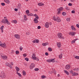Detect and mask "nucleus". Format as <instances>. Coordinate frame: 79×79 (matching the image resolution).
<instances>
[{"label":"nucleus","instance_id":"obj_1","mask_svg":"<svg viewBox=\"0 0 79 79\" xmlns=\"http://www.w3.org/2000/svg\"><path fill=\"white\" fill-rule=\"evenodd\" d=\"M4 19H3L2 20V23H4V24H7L8 25L10 24V22L8 21V20L6 19V17H4Z\"/></svg>","mask_w":79,"mask_h":79},{"label":"nucleus","instance_id":"obj_2","mask_svg":"<svg viewBox=\"0 0 79 79\" xmlns=\"http://www.w3.org/2000/svg\"><path fill=\"white\" fill-rule=\"evenodd\" d=\"M1 77L2 79H5L6 78V75L5 74V73L3 72H2L0 76Z\"/></svg>","mask_w":79,"mask_h":79},{"label":"nucleus","instance_id":"obj_3","mask_svg":"<svg viewBox=\"0 0 79 79\" xmlns=\"http://www.w3.org/2000/svg\"><path fill=\"white\" fill-rule=\"evenodd\" d=\"M32 59L34 60H37V61H39V59L38 58H36L35 57V54H33L32 56Z\"/></svg>","mask_w":79,"mask_h":79},{"label":"nucleus","instance_id":"obj_4","mask_svg":"<svg viewBox=\"0 0 79 79\" xmlns=\"http://www.w3.org/2000/svg\"><path fill=\"white\" fill-rule=\"evenodd\" d=\"M52 25L51 23H49L48 22H46L45 24V26L46 28H48L49 27V25Z\"/></svg>","mask_w":79,"mask_h":79},{"label":"nucleus","instance_id":"obj_5","mask_svg":"<svg viewBox=\"0 0 79 79\" xmlns=\"http://www.w3.org/2000/svg\"><path fill=\"white\" fill-rule=\"evenodd\" d=\"M47 61L48 62V63H51V62H52V63H55V60L54 59H49V60H47Z\"/></svg>","mask_w":79,"mask_h":79},{"label":"nucleus","instance_id":"obj_6","mask_svg":"<svg viewBox=\"0 0 79 79\" xmlns=\"http://www.w3.org/2000/svg\"><path fill=\"white\" fill-rule=\"evenodd\" d=\"M47 61L48 62V63H51V62H52V63H55V60L54 59H49V60H47Z\"/></svg>","mask_w":79,"mask_h":79},{"label":"nucleus","instance_id":"obj_7","mask_svg":"<svg viewBox=\"0 0 79 79\" xmlns=\"http://www.w3.org/2000/svg\"><path fill=\"white\" fill-rule=\"evenodd\" d=\"M58 36L59 38V39H63V36H62V34L60 33H59L58 34Z\"/></svg>","mask_w":79,"mask_h":79},{"label":"nucleus","instance_id":"obj_8","mask_svg":"<svg viewBox=\"0 0 79 79\" xmlns=\"http://www.w3.org/2000/svg\"><path fill=\"white\" fill-rule=\"evenodd\" d=\"M38 17H35L34 19L35 23H38V21L37 20L39 19Z\"/></svg>","mask_w":79,"mask_h":79},{"label":"nucleus","instance_id":"obj_9","mask_svg":"<svg viewBox=\"0 0 79 79\" xmlns=\"http://www.w3.org/2000/svg\"><path fill=\"white\" fill-rule=\"evenodd\" d=\"M14 36L15 38L18 39H20V36L18 34H15L14 35Z\"/></svg>","mask_w":79,"mask_h":79},{"label":"nucleus","instance_id":"obj_10","mask_svg":"<svg viewBox=\"0 0 79 79\" xmlns=\"http://www.w3.org/2000/svg\"><path fill=\"white\" fill-rule=\"evenodd\" d=\"M76 34V33L75 32H70L69 33V35H74L75 34Z\"/></svg>","mask_w":79,"mask_h":79},{"label":"nucleus","instance_id":"obj_11","mask_svg":"<svg viewBox=\"0 0 79 79\" xmlns=\"http://www.w3.org/2000/svg\"><path fill=\"white\" fill-rule=\"evenodd\" d=\"M6 65L7 66H8L9 67H10V69H12V66L11 65V64L8 63L6 62Z\"/></svg>","mask_w":79,"mask_h":79},{"label":"nucleus","instance_id":"obj_12","mask_svg":"<svg viewBox=\"0 0 79 79\" xmlns=\"http://www.w3.org/2000/svg\"><path fill=\"white\" fill-rule=\"evenodd\" d=\"M35 66V64H31L30 66V69H32L34 68V67Z\"/></svg>","mask_w":79,"mask_h":79},{"label":"nucleus","instance_id":"obj_13","mask_svg":"<svg viewBox=\"0 0 79 79\" xmlns=\"http://www.w3.org/2000/svg\"><path fill=\"white\" fill-rule=\"evenodd\" d=\"M33 43H39V41L38 39H35L33 41Z\"/></svg>","mask_w":79,"mask_h":79},{"label":"nucleus","instance_id":"obj_14","mask_svg":"<svg viewBox=\"0 0 79 79\" xmlns=\"http://www.w3.org/2000/svg\"><path fill=\"white\" fill-rule=\"evenodd\" d=\"M6 44L5 43L1 44L0 45V46L3 48H6Z\"/></svg>","mask_w":79,"mask_h":79},{"label":"nucleus","instance_id":"obj_15","mask_svg":"<svg viewBox=\"0 0 79 79\" xmlns=\"http://www.w3.org/2000/svg\"><path fill=\"white\" fill-rule=\"evenodd\" d=\"M57 47H58L59 48H60L61 46V44L60 43H57Z\"/></svg>","mask_w":79,"mask_h":79},{"label":"nucleus","instance_id":"obj_16","mask_svg":"<svg viewBox=\"0 0 79 79\" xmlns=\"http://www.w3.org/2000/svg\"><path fill=\"white\" fill-rule=\"evenodd\" d=\"M57 22H60L61 21V19L59 17H57L56 18V20Z\"/></svg>","mask_w":79,"mask_h":79},{"label":"nucleus","instance_id":"obj_17","mask_svg":"<svg viewBox=\"0 0 79 79\" xmlns=\"http://www.w3.org/2000/svg\"><path fill=\"white\" fill-rule=\"evenodd\" d=\"M65 69H70V65H67L66 66Z\"/></svg>","mask_w":79,"mask_h":79},{"label":"nucleus","instance_id":"obj_18","mask_svg":"<svg viewBox=\"0 0 79 79\" xmlns=\"http://www.w3.org/2000/svg\"><path fill=\"white\" fill-rule=\"evenodd\" d=\"M17 8L18 9H21V4L19 3L18 6H17Z\"/></svg>","mask_w":79,"mask_h":79},{"label":"nucleus","instance_id":"obj_19","mask_svg":"<svg viewBox=\"0 0 79 79\" xmlns=\"http://www.w3.org/2000/svg\"><path fill=\"white\" fill-rule=\"evenodd\" d=\"M42 45H43V46H44V47H45L47 45H48V43L47 42L43 43L42 44Z\"/></svg>","mask_w":79,"mask_h":79},{"label":"nucleus","instance_id":"obj_20","mask_svg":"<svg viewBox=\"0 0 79 79\" xmlns=\"http://www.w3.org/2000/svg\"><path fill=\"white\" fill-rule=\"evenodd\" d=\"M4 27V26L3 25L1 27V32L2 33L3 32V28Z\"/></svg>","mask_w":79,"mask_h":79},{"label":"nucleus","instance_id":"obj_21","mask_svg":"<svg viewBox=\"0 0 79 79\" xmlns=\"http://www.w3.org/2000/svg\"><path fill=\"white\" fill-rule=\"evenodd\" d=\"M2 59H3L4 60H7L8 59V58L7 57V56H3L2 57Z\"/></svg>","mask_w":79,"mask_h":79},{"label":"nucleus","instance_id":"obj_22","mask_svg":"<svg viewBox=\"0 0 79 79\" xmlns=\"http://www.w3.org/2000/svg\"><path fill=\"white\" fill-rule=\"evenodd\" d=\"M79 74L77 73H72V75L73 76H77Z\"/></svg>","mask_w":79,"mask_h":79},{"label":"nucleus","instance_id":"obj_23","mask_svg":"<svg viewBox=\"0 0 79 79\" xmlns=\"http://www.w3.org/2000/svg\"><path fill=\"white\" fill-rule=\"evenodd\" d=\"M59 10V11H63V8L62 7H60L59 9H57V11H58Z\"/></svg>","mask_w":79,"mask_h":79},{"label":"nucleus","instance_id":"obj_24","mask_svg":"<svg viewBox=\"0 0 79 79\" xmlns=\"http://www.w3.org/2000/svg\"><path fill=\"white\" fill-rule=\"evenodd\" d=\"M71 28L72 30H73V31H76V28L75 27H74V26H73V25L71 26Z\"/></svg>","mask_w":79,"mask_h":79},{"label":"nucleus","instance_id":"obj_25","mask_svg":"<svg viewBox=\"0 0 79 79\" xmlns=\"http://www.w3.org/2000/svg\"><path fill=\"white\" fill-rule=\"evenodd\" d=\"M15 69L17 71V72H18L19 71V68L17 66L15 67Z\"/></svg>","mask_w":79,"mask_h":79},{"label":"nucleus","instance_id":"obj_26","mask_svg":"<svg viewBox=\"0 0 79 79\" xmlns=\"http://www.w3.org/2000/svg\"><path fill=\"white\" fill-rule=\"evenodd\" d=\"M4 2L8 4V3H10V1L9 0H4Z\"/></svg>","mask_w":79,"mask_h":79},{"label":"nucleus","instance_id":"obj_27","mask_svg":"<svg viewBox=\"0 0 79 79\" xmlns=\"http://www.w3.org/2000/svg\"><path fill=\"white\" fill-rule=\"evenodd\" d=\"M77 40V39H75L72 40L71 42L72 44H74V43H75L76 40Z\"/></svg>","mask_w":79,"mask_h":79},{"label":"nucleus","instance_id":"obj_28","mask_svg":"<svg viewBox=\"0 0 79 79\" xmlns=\"http://www.w3.org/2000/svg\"><path fill=\"white\" fill-rule=\"evenodd\" d=\"M22 73L23 76H26V72L24 70L22 72Z\"/></svg>","mask_w":79,"mask_h":79},{"label":"nucleus","instance_id":"obj_29","mask_svg":"<svg viewBox=\"0 0 79 79\" xmlns=\"http://www.w3.org/2000/svg\"><path fill=\"white\" fill-rule=\"evenodd\" d=\"M73 70L74 71H79V68H76L75 69H74Z\"/></svg>","mask_w":79,"mask_h":79},{"label":"nucleus","instance_id":"obj_30","mask_svg":"<svg viewBox=\"0 0 79 79\" xmlns=\"http://www.w3.org/2000/svg\"><path fill=\"white\" fill-rule=\"evenodd\" d=\"M38 5L40 6H42V5H44V3H40L38 4Z\"/></svg>","mask_w":79,"mask_h":79},{"label":"nucleus","instance_id":"obj_31","mask_svg":"<svg viewBox=\"0 0 79 79\" xmlns=\"http://www.w3.org/2000/svg\"><path fill=\"white\" fill-rule=\"evenodd\" d=\"M65 73H66L67 75H69V72H68L67 70H64Z\"/></svg>","mask_w":79,"mask_h":79},{"label":"nucleus","instance_id":"obj_32","mask_svg":"<svg viewBox=\"0 0 79 79\" xmlns=\"http://www.w3.org/2000/svg\"><path fill=\"white\" fill-rule=\"evenodd\" d=\"M24 20H25V21H27V16H26V15H24Z\"/></svg>","mask_w":79,"mask_h":79},{"label":"nucleus","instance_id":"obj_33","mask_svg":"<svg viewBox=\"0 0 79 79\" xmlns=\"http://www.w3.org/2000/svg\"><path fill=\"white\" fill-rule=\"evenodd\" d=\"M27 15V16H34V15L32 13L28 14Z\"/></svg>","mask_w":79,"mask_h":79},{"label":"nucleus","instance_id":"obj_34","mask_svg":"<svg viewBox=\"0 0 79 79\" xmlns=\"http://www.w3.org/2000/svg\"><path fill=\"white\" fill-rule=\"evenodd\" d=\"M16 74H18V76H19V77H21V74H20V73L17 72H16Z\"/></svg>","mask_w":79,"mask_h":79},{"label":"nucleus","instance_id":"obj_35","mask_svg":"<svg viewBox=\"0 0 79 79\" xmlns=\"http://www.w3.org/2000/svg\"><path fill=\"white\" fill-rule=\"evenodd\" d=\"M63 56V54H61L59 56V58H60L61 59L62 58V56Z\"/></svg>","mask_w":79,"mask_h":79},{"label":"nucleus","instance_id":"obj_36","mask_svg":"<svg viewBox=\"0 0 79 79\" xmlns=\"http://www.w3.org/2000/svg\"><path fill=\"white\" fill-rule=\"evenodd\" d=\"M12 23H15V24H16L17 23V21L16 20H14L12 21Z\"/></svg>","mask_w":79,"mask_h":79},{"label":"nucleus","instance_id":"obj_37","mask_svg":"<svg viewBox=\"0 0 79 79\" xmlns=\"http://www.w3.org/2000/svg\"><path fill=\"white\" fill-rule=\"evenodd\" d=\"M48 50L49 52H52V48H48Z\"/></svg>","mask_w":79,"mask_h":79},{"label":"nucleus","instance_id":"obj_38","mask_svg":"<svg viewBox=\"0 0 79 79\" xmlns=\"http://www.w3.org/2000/svg\"><path fill=\"white\" fill-rule=\"evenodd\" d=\"M62 15L63 16H65L66 15V13L65 12H63L62 13Z\"/></svg>","mask_w":79,"mask_h":79},{"label":"nucleus","instance_id":"obj_39","mask_svg":"<svg viewBox=\"0 0 79 79\" xmlns=\"http://www.w3.org/2000/svg\"><path fill=\"white\" fill-rule=\"evenodd\" d=\"M41 78L42 79H44L45 78H46V77L45 76V75H43L41 76Z\"/></svg>","mask_w":79,"mask_h":79},{"label":"nucleus","instance_id":"obj_40","mask_svg":"<svg viewBox=\"0 0 79 79\" xmlns=\"http://www.w3.org/2000/svg\"><path fill=\"white\" fill-rule=\"evenodd\" d=\"M20 50V51H22L23 50V48L22 46H20L19 48Z\"/></svg>","mask_w":79,"mask_h":79},{"label":"nucleus","instance_id":"obj_41","mask_svg":"<svg viewBox=\"0 0 79 79\" xmlns=\"http://www.w3.org/2000/svg\"><path fill=\"white\" fill-rule=\"evenodd\" d=\"M34 70L35 71H37L39 70V68H36Z\"/></svg>","mask_w":79,"mask_h":79},{"label":"nucleus","instance_id":"obj_42","mask_svg":"<svg viewBox=\"0 0 79 79\" xmlns=\"http://www.w3.org/2000/svg\"><path fill=\"white\" fill-rule=\"evenodd\" d=\"M34 16H35V17H36V18H37V17H38V19L39 18V16H38V15H37L35 14H34Z\"/></svg>","mask_w":79,"mask_h":79},{"label":"nucleus","instance_id":"obj_43","mask_svg":"<svg viewBox=\"0 0 79 79\" xmlns=\"http://www.w3.org/2000/svg\"><path fill=\"white\" fill-rule=\"evenodd\" d=\"M26 13H27V14H29V10H26Z\"/></svg>","mask_w":79,"mask_h":79},{"label":"nucleus","instance_id":"obj_44","mask_svg":"<svg viewBox=\"0 0 79 79\" xmlns=\"http://www.w3.org/2000/svg\"><path fill=\"white\" fill-rule=\"evenodd\" d=\"M75 58H76V59H77L78 60H79V56H76L75 57Z\"/></svg>","mask_w":79,"mask_h":79},{"label":"nucleus","instance_id":"obj_45","mask_svg":"<svg viewBox=\"0 0 79 79\" xmlns=\"http://www.w3.org/2000/svg\"><path fill=\"white\" fill-rule=\"evenodd\" d=\"M1 5L2 6H5V4L3 2H2L1 3Z\"/></svg>","mask_w":79,"mask_h":79},{"label":"nucleus","instance_id":"obj_46","mask_svg":"<svg viewBox=\"0 0 79 79\" xmlns=\"http://www.w3.org/2000/svg\"><path fill=\"white\" fill-rule=\"evenodd\" d=\"M53 19L54 20V21H56V17H55V16H54L53 17Z\"/></svg>","mask_w":79,"mask_h":79},{"label":"nucleus","instance_id":"obj_47","mask_svg":"<svg viewBox=\"0 0 79 79\" xmlns=\"http://www.w3.org/2000/svg\"><path fill=\"white\" fill-rule=\"evenodd\" d=\"M19 51H15V53L16 54H19Z\"/></svg>","mask_w":79,"mask_h":79},{"label":"nucleus","instance_id":"obj_48","mask_svg":"<svg viewBox=\"0 0 79 79\" xmlns=\"http://www.w3.org/2000/svg\"><path fill=\"white\" fill-rule=\"evenodd\" d=\"M58 12H57V14L58 15H59V14H60V13H61V12L60 11V10H57Z\"/></svg>","mask_w":79,"mask_h":79},{"label":"nucleus","instance_id":"obj_49","mask_svg":"<svg viewBox=\"0 0 79 79\" xmlns=\"http://www.w3.org/2000/svg\"><path fill=\"white\" fill-rule=\"evenodd\" d=\"M25 60L27 61H29V59L27 58H26L25 59Z\"/></svg>","mask_w":79,"mask_h":79},{"label":"nucleus","instance_id":"obj_50","mask_svg":"<svg viewBox=\"0 0 79 79\" xmlns=\"http://www.w3.org/2000/svg\"><path fill=\"white\" fill-rule=\"evenodd\" d=\"M53 73H54V74H56V70H54V71H53Z\"/></svg>","mask_w":79,"mask_h":79},{"label":"nucleus","instance_id":"obj_51","mask_svg":"<svg viewBox=\"0 0 79 79\" xmlns=\"http://www.w3.org/2000/svg\"><path fill=\"white\" fill-rule=\"evenodd\" d=\"M66 20L67 21H70V19L69 18H67V19H66Z\"/></svg>","mask_w":79,"mask_h":79},{"label":"nucleus","instance_id":"obj_52","mask_svg":"<svg viewBox=\"0 0 79 79\" xmlns=\"http://www.w3.org/2000/svg\"><path fill=\"white\" fill-rule=\"evenodd\" d=\"M68 5H69V6H72V3H69L68 4Z\"/></svg>","mask_w":79,"mask_h":79},{"label":"nucleus","instance_id":"obj_53","mask_svg":"<svg viewBox=\"0 0 79 79\" xmlns=\"http://www.w3.org/2000/svg\"><path fill=\"white\" fill-rule=\"evenodd\" d=\"M23 55L24 57H26V56H27V55H26V54H23Z\"/></svg>","mask_w":79,"mask_h":79},{"label":"nucleus","instance_id":"obj_54","mask_svg":"<svg viewBox=\"0 0 79 79\" xmlns=\"http://www.w3.org/2000/svg\"><path fill=\"white\" fill-rule=\"evenodd\" d=\"M41 28V27L40 26H38V29H40Z\"/></svg>","mask_w":79,"mask_h":79},{"label":"nucleus","instance_id":"obj_55","mask_svg":"<svg viewBox=\"0 0 79 79\" xmlns=\"http://www.w3.org/2000/svg\"><path fill=\"white\" fill-rule=\"evenodd\" d=\"M45 54V55H46V56H48V52H46Z\"/></svg>","mask_w":79,"mask_h":79},{"label":"nucleus","instance_id":"obj_56","mask_svg":"<svg viewBox=\"0 0 79 79\" xmlns=\"http://www.w3.org/2000/svg\"><path fill=\"white\" fill-rule=\"evenodd\" d=\"M75 13V11L74 10H73L72 11V13Z\"/></svg>","mask_w":79,"mask_h":79},{"label":"nucleus","instance_id":"obj_57","mask_svg":"<svg viewBox=\"0 0 79 79\" xmlns=\"http://www.w3.org/2000/svg\"><path fill=\"white\" fill-rule=\"evenodd\" d=\"M76 26H77V27H78V28H79V24H77L76 25Z\"/></svg>","mask_w":79,"mask_h":79},{"label":"nucleus","instance_id":"obj_58","mask_svg":"<svg viewBox=\"0 0 79 79\" xmlns=\"http://www.w3.org/2000/svg\"><path fill=\"white\" fill-rule=\"evenodd\" d=\"M70 73L71 74H73V70H71L70 71Z\"/></svg>","mask_w":79,"mask_h":79},{"label":"nucleus","instance_id":"obj_59","mask_svg":"<svg viewBox=\"0 0 79 79\" xmlns=\"http://www.w3.org/2000/svg\"><path fill=\"white\" fill-rule=\"evenodd\" d=\"M18 9L15 8V11H18Z\"/></svg>","mask_w":79,"mask_h":79},{"label":"nucleus","instance_id":"obj_60","mask_svg":"<svg viewBox=\"0 0 79 79\" xmlns=\"http://www.w3.org/2000/svg\"><path fill=\"white\" fill-rule=\"evenodd\" d=\"M70 1L71 2H74V0H70Z\"/></svg>","mask_w":79,"mask_h":79},{"label":"nucleus","instance_id":"obj_61","mask_svg":"<svg viewBox=\"0 0 79 79\" xmlns=\"http://www.w3.org/2000/svg\"><path fill=\"white\" fill-rule=\"evenodd\" d=\"M58 77H60V75L59 74H58Z\"/></svg>","mask_w":79,"mask_h":79},{"label":"nucleus","instance_id":"obj_62","mask_svg":"<svg viewBox=\"0 0 79 79\" xmlns=\"http://www.w3.org/2000/svg\"><path fill=\"white\" fill-rule=\"evenodd\" d=\"M11 64L12 65H13V62L11 63Z\"/></svg>","mask_w":79,"mask_h":79},{"label":"nucleus","instance_id":"obj_63","mask_svg":"<svg viewBox=\"0 0 79 79\" xmlns=\"http://www.w3.org/2000/svg\"><path fill=\"white\" fill-rule=\"evenodd\" d=\"M66 10H68V7H66Z\"/></svg>","mask_w":79,"mask_h":79},{"label":"nucleus","instance_id":"obj_64","mask_svg":"<svg viewBox=\"0 0 79 79\" xmlns=\"http://www.w3.org/2000/svg\"><path fill=\"white\" fill-rule=\"evenodd\" d=\"M26 1H27H27H28V0H25Z\"/></svg>","mask_w":79,"mask_h":79}]
</instances>
